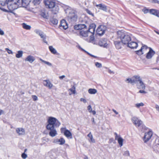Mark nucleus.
Returning a JSON list of instances; mask_svg holds the SVG:
<instances>
[{"mask_svg": "<svg viewBox=\"0 0 159 159\" xmlns=\"http://www.w3.org/2000/svg\"><path fill=\"white\" fill-rule=\"evenodd\" d=\"M122 42L119 41H114V43L116 48L118 49H120L121 48L122 46Z\"/></svg>", "mask_w": 159, "mask_h": 159, "instance_id": "aec40b11", "label": "nucleus"}, {"mask_svg": "<svg viewBox=\"0 0 159 159\" xmlns=\"http://www.w3.org/2000/svg\"><path fill=\"white\" fill-rule=\"evenodd\" d=\"M20 1L18 2L17 1H12V2H10L9 3H7V7L10 11L11 12L17 9L18 7L19 4H20Z\"/></svg>", "mask_w": 159, "mask_h": 159, "instance_id": "423d86ee", "label": "nucleus"}, {"mask_svg": "<svg viewBox=\"0 0 159 159\" xmlns=\"http://www.w3.org/2000/svg\"><path fill=\"white\" fill-rule=\"evenodd\" d=\"M96 6L97 7L99 8L98 9H99L101 10L105 11H107V6L104 4H99L96 5Z\"/></svg>", "mask_w": 159, "mask_h": 159, "instance_id": "a211bd4d", "label": "nucleus"}, {"mask_svg": "<svg viewBox=\"0 0 159 159\" xmlns=\"http://www.w3.org/2000/svg\"><path fill=\"white\" fill-rule=\"evenodd\" d=\"M50 21L51 23L54 25H57L58 23V20L53 17L50 18Z\"/></svg>", "mask_w": 159, "mask_h": 159, "instance_id": "b1692460", "label": "nucleus"}, {"mask_svg": "<svg viewBox=\"0 0 159 159\" xmlns=\"http://www.w3.org/2000/svg\"><path fill=\"white\" fill-rule=\"evenodd\" d=\"M143 11L144 13H147L148 11V10L147 9H143Z\"/></svg>", "mask_w": 159, "mask_h": 159, "instance_id": "e2e57ef3", "label": "nucleus"}, {"mask_svg": "<svg viewBox=\"0 0 159 159\" xmlns=\"http://www.w3.org/2000/svg\"><path fill=\"white\" fill-rule=\"evenodd\" d=\"M139 93H146L147 92L143 90H140L139 91Z\"/></svg>", "mask_w": 159, "mask_h": 159, "instance_id": "13d9d810", "label": "nucleus"}, {"mask_svg": "<svg viewBox=\"0 0 159 159\" xmlns=\"http://www.w3.org/2000/svg\"><path fill=\"white\" fill-rule=\"evenodd\" d=\"M23 54V52L21 50H19L17 52L16 54V57L17 58H20L22 57Z\"/></svg>", "mask_w": 159, "mask_h": 159, "instance_id": "cd10ccee", "label": "nucleus"}, {"mask_svg": "<svg viewBox=\"0 0 159 159\" xmlns=\"http://www.w3.org/2000/svg\"><path fill=\"white\" fill-rule=\"evenodd\" d=\"M41 38L43 39V41L46 44H48V42L46 40V35L43 33L42 34H41L40 36Z\"/></svg>", "mask_w": 159, "mask_h": 159, "instance_id": "bb28decb", "label": "nucleus"}, {"mask_svg": "<svg viewBox=\"0 0 159 159\" xmlns=\"http://www.w3.org/2000/svg\"><path fill=\"white\" fill-rule=\"evenodd\" d=\"M134 80V84H137L140 79H141L140 77L138 75H135L133 77Z\"/></svg>", "mask_w": 159, "mask_h": 159, "instance_id": "a878e982", "label": "nucleus"}, {"mask_svg": "<svg viewBox=\"0 0 159 159\" xmlns=\"http://www.w3.org/2000/svg\"><path fill=\"white\" fill-rule=\"evenodd\" d=\"M4 113V111L1 109H0V115Z\"/></svg>", "mask_w": 159, "mask_h": 159, "instance_id": "69168bd1", "label": "nucleus"}, {"mask_svg": "<svg viewBox=\"0 0 159 159\" xmlns=\"http://www.w3.org/2000/svg\"><path fill=\"white\" fill-rule=\"evenodd\" d=\"M7 2H6V1L5 2H2L1 3V5L2 6H5L6 5H7Z\"/></svg>", "mask_w": 159, "mask_h": 159, "instance_id": "6e6d98bb", "label": "nucleus"}, {"mask_svg": "<svg viewBox=\"0 0 159 159\" xmlns=\"http://www.w3.org/2000/svg\"><path fill=\"white\" fill-rule=\"evenodd\" d=\"M48 124L46 126L47 129L49 131V135L54 137L57 134L55 128L58 127L60 125V122L55 118L49 117L47 121Z\"/></svg>", "mask_w": 159, "mask_h": 159, "instance_id": "f257e3e1", "label": "nucleus"}, {"mask_svg": "<svg viewBox=\"0 0 159 159\" xmlns=\"http://www.w3.org/2000/svg\"><path fill=\"white\" fill-rule=\"evenodd\" d=\"M44 3L46 8L50 9L52 13L54 15L59 12V8L58 4L53 0H44Z\"/></svg>", "mask_w": 159, "mask_h": 159, "instance_id": "f03ea898", "label": "nucleus"}, {"mask_svg": "<svg viewBox=\"0 0 159 159\" xmlns=\"http://www.w3.org/2000/svg\"><path fill=\"white\" fill-rule=\"evenodd\" d=\"M59 26L64 30H66L68 28V25L64 20H62L61 21Z\"/></svg>", "mask_w": 159, "mask_h": 159, "instance_id": "f3484780", "label": "nucleus"}, {"mask_svg": "<svg viewBox=\"0 0 159 159\" xmlns=\"http://www.w3.org/2000/svg\"><path fill=\"white\" fill-rule=\"evenodd\" d=\"M151 2L153 3H157L159 4V1L157 0H151Z\"/></svg>", "mask_w": 159, "mask_h": 159, "instance_id": "864d4df0", "label": "nucleus"}, {"mask_svg": "<svg viewBox=\"0 0 159 159\" xmlns=\"http://www.w3.org/2000/svg\"><path fill=\"white\" fill-rule=\"evenodd\" d=\"M156 16L158 17H159V11H157Z\"/></svg>", "mask_w": 159, "mask_h": 159, "instance_id": "774afa93", "label": "nucleus"}, {"mask_svg": "<svg viewBox=\"0 0 159 159\" xmlns=\"http://www.w3.org/2000/svg\"><path fill=\"white\" fill-rule=\"evenodd\" d=\"M144 47H146L145 46H142L141 47V49L140 50L137 51H136L135 52H136V54L138 55H141L143 54V53L142 52V50L143 49V48Z\"/></svg>", "mask_w": 159, "mask_h": 159, "instance_id": "f704fd0d", "label": "nucleus"}, {"mask_svg": "<svg viewBox=\"0 0 159 159\" xmlns=\"http://www.w3.org/2000/svg\"><path fill=\"white\" fill-rule=\"evenodd\" d=\"M108 72L110 74H114V72L113 71L111 70H108Z\"/></svg>", "mask_w": 159, "mask_h": 159, "instance_id": "338daca9", "label": "nucleus"}, {"mask_svg": "<svg viewBox=\"0 0 159 159\" xmlns=\"http://www.w3.org/2000/svg\"><path fill=\"white\" fill-rule=\"evenodd\" d=\"M5 50L7 51V52L8 54H13V52L10 50H9L8 48H5Z\"/></svg>", "mask_w": 159, "mask_h": 159, "instance_id": "de8ad7c7", "label": "nucleus"}, {"mask_svg": "<svg viewBox=\"0 0 159 159\" xmlns=\"http://www.w3.org/2000/svg\"><path fill=\"white\" fill-rule=\"evenodd\" d=\"M22 25L23 28L25 29L30 30L31 28V27L30 25H27L25 23H23Z\"/></svg>", "mask_w": 159, "mask_h": 159, "instance_id": "c85d7f7f", "label": "nucleus"}, {"mask_svg": "<svg viewBox=\"0 0 159 159\" xmlns=\"http://www.w3.org/2000/svg\"><path fill=\"white\" fill-rule=\"evenodd\" d=\"M40 0H31V1L34 5H36L40 3Z\"/></svg>", "mask_w": 159, "mask_h": 159, "instance_id": "4c0bfd02", "label": "nucleus"}, {"mask_svg": "<svg viewBox=\"0 0 159 159\" xmlns=\"http://www.w3.org/2000/svg\"><path fill=\"white\" fill-rule=\"evenodd\" d=\"M95 65L96 67L98 68H101L102 67V64L98 62H96L95 63Z\"/></svg>", "mask_w": 159, "mask_h": 159, "instance_id": "a18cd8bd", "label": "nucleus"}, {"mask_svg": "<svg viewBox=\"0 0 159 159\" xmlns=\"http://www.w3.org/2000/svg\"><path fill=\"white\" fill-rule=\"evenodd\" d=\"M155 108L157 111H159V106L157 105H156Z\"/></svg>", "mask_w": 159, "mask_h": 159, "instance_id": "052dcab7", "label": "nucleus"}, {"mask_svg": "<svg viewBox=\"0 0 159 159\" xmlns=\"http://www.w3.org/2000/svg\"><path fill=\"white\" fill-rule=\"evenodd\" d=\"M149 51L147 54L146 57L148 59H150L155 54V52L151 48L149 47Z\"/></svg>", "mask_w": 159, "mask_h": 159, "instance_id": "ddd939ff", "label": "nucleus"}, {"mask_svg": "<svg viewBox=\"0 0 159 159\" xmlns=\"http://www.w3.org/2000/svg\"><path fill=\"white\" fill-rule=\"evenodd\" d=\"M32 98L33 100L34 101H36L38 100V97L36 95H32Z\"/></svg>", "mask_w": 159, "mask_h": 159, "instance_id": "49530a36", "label": "nucleus"}, {"mask_svg": "<svg viewBox=\"0 0 159 159\" xmlns=\"http://www.w3.org/2000/svg\"><path fill=\"white\" fill-rule=\"evenodd\" d=\"M144 105V104L143 102H141L139 103L136 104L135 106L137 108H139L140 106H143Z\"/></svg>", "mask_w": 159, "mask_h": 159, "instance_id": "a19ab883", "label": "nucleus"}, {"mask_svg": "<svg viewBox=\"0 0 159 159\" xmlns=\"http://www.w3.org/2000/svg\"><path fill=\"white\" fill-rule=\"evenodd\" d=\"M21 1L22 6L25 7L29 4L31 0H21Z\"/></svg>", "mask_w": 159, "mask_h": 159, "instance_id": "412c9836", "label": "nucleus"}, {"mask_svg": "<svg viewBox=\"0 0 159 159\" xmlns=\"http://www.w3.org/2000/svg\"><path fill=\"white\" fill-rule=\"evenodd\" d=\"M87 136L90 139L89 140L90 142H92L93 143L95 142V140L93 139V135L91 132L89 133Z\"/></svg>", "mask_w": 159, "mask_h": 159, "instance_id": "2f4dec72", "label": "nucleus"}, {"mask_svg": "<svg viewBox=\"0 0 159 159\" xmlns=\"http://www.w3.org/2000/svg\"><path fill=\"white\" fill-rule=\"evenodd\" d=\"M152 136V133L151 131H149L148 132L146 133L143 138V140L144 142L146 143L151 138Z\"/></svg>", "mask_w": 159, "mask_h": 159, "instance_id": "9b49d317", "label": "nucleus"}, {"mask_svg": "<svg viewBox=\"0 0 159 159\" xmlns=\"http://www.w3.org/2000/svg\"><path fill=\"white\" fill-rule=\"evenodd\" d=\"M94 34L89 35L90 36V41H93L94 39V37L93 36Z\"/></svg>", "mask_w": 159, "mask_h": 159, "instance_id": "09e8293b", "label": "nucleus"}, {"mask_svg": "<svg viewBox=\"0 0 159 159\" xmlns=\"http://www.w3.org/2000/svg\"><path fill=\"white\" fill-rule=\"evenodd\" d=\"M96 25L95 24H93L90 25L89 29L86 28L84 31H82L80 32V36L81 37H86L89 35L94 34Z\"/></svg>", "mask_w": 159, "mask_h": 159, "instance_id": "20e7f679", "label": "nucleus"}, {"mask_svg": "<svg viewBox=\"0 0 159 159\" xmlns=\"http://www.w3.org/2000/svg\"><path fill=\"white\" fill-rule=\"evenodd\" d=\"M43 84L44 86L48 87L49 89H51L53 86L49 80H43Z\"/></svg>", "mask_w": 159, "mask_h": 159, "instance_id": "2eb2a0df", "label": "nucleus"}, {"mask_svg": "<svg viewBox=\"0 0 159 159\" xmlns=\"http://www.w3.org/2000/svg\"><path fill=\"white\" fill-rule=\"evenodd\" d=\"M140 84L139 88V89H142L143 90L145 89V85L143 82L142 81L141 79H140L139 82Z\"/></svg>", "mask_w": 159, "mask_h": 159, "instance_id": "5701e85b", "label": "nucleus"}, {"mask_svg": "<svg viewBox=\"0 0 159 159\" xmlns=\"http://www.w3.org/2000/svg\"><path fill=\"white\" fill-rule=\"evenodd\" d=\"M4 31L2 30L1 29H0V34L3 35L4 34Z\"/></svg>", "mask_w": 159, "mask_h": 159, "instance_id": "bf43d9fd", "label": "nucleus"}, {"mask_svg": "<svg viewBox=\"0 0 159 159\" xmlns=\"http://www.w3.org/2000/svg\"><path fill=\"white\" fill-rule=\"evenodd\" d=\"M87 109L88 111L90 113H92L93 115L96 114V111H92V107L90 105H89L87 107Z\"/></svg>", "mask_w": 159, "mask_h": 159, "instance_id": "7c9ffc66", "label": "nucleus"}, {"mask_svg": "<svg viewBox=\"0 0 159 159\" xmlns=\"http://www.w3.org/2000/svg\"><path fill=\"white\" fill-rule=\"evenodd\" d=\"M34 32L37 34L39 35V36L41 34H42L44 33L41 30L38 29H35L34 30Z\"/></svg>", "mask_w": 159, "mask_h": 159, "instance_id": "e433bc0d", "label": "nucleus"}, {"mask_svg": "<svg viewBox=\"0 0 159 159\" xmlns=\"http://www.w3.org/2000/svg\"><path fill=\"white\" fill-rule=\"evenodd\" d=\"M16 133L19 135H22L25 134V130L22 128H17L16 129Z\"/></svg>", "mask_w": 159, "mask_h": 159, "instance_id": "4be33fe9", "label": "nucleus"}, {"mask_svg": "<svg viewBox=\"0 0 159 159\" xmlns=\"http://www.w3.org/2000/svg\"><path fill=\"white\" fill-rule=\"evenodd\" d=\"M118 142L120 147L122 146L123 145V139L121 137H120L117 140Z\"/></svg>", "mask_w": 159, "mask_h": 159, "instance_id": "c9c22d12", "label": "nucleus"}, {"mask_svg": "<svg viewBox=\"0 0 159 159\" xmlns=\"http://www.w3.org/2000/svg\"><path fill=\"white\" fill-rule=\"evenodd\" d=\"M114 134L115 135V140H118V139L120 137H120V135H118L117 133L115 132L114 133Z\"/></svg>", "mask_w": 159, "mask_h": 159, "instance_id": "37998d69", "label": "nucleus"}, {"mask_svg": "<svg viewBox=\"0 0 159 159\" xmlns=\"http://www.w3.org/2000/svg\"><path fill=\"white\" fill-rule=\"evenodd\" d=\"M156 144L159 146V139H158L156 140Z\"/></svg>", "mask_w": 159, "mask_h": 159, "instance_id": "0e129e2a", "label": "nucleus"}, {"mask_svg": "<svg viewBox=\"0 0 159 159\" xmlns=\"http://www.w3.org/2000/svg\"><path fill=\"white\" fill-rule=\"evenodd\" d=\"M39 60L43 62L45 64L47 65H48L49 66H52V64L50 63L49 62H48L47 61H45L43 60L41 58H40Z\"/></svg>", "mask_w": 159, "mask_h": 159, "instance_id": "58836bf2", "label": "nucleus"}, {"mask_svg": "<svg viewBox=\"0 0 159 159\" xmlns=\"http://www.w3.org/2000/svg\"><path fill=\"white\" fill-rule=\"evenodd\" d=\"M53 142L55 143L62 145L65 144V140L63 138H61L60 139H56L54 140Z\"/></svg>", "mask_w": 159, "mask_h": 159, "instance_id": "dca6fc26", "label": "nucleus"}, {"mask_svg": "<svg viewBox=\"0 0 159 159\" xmlns=\"http://www.w3.org/2000/svg\"><path fill=\"white\" fill-rule=\"evenodd\" d=\"M97 92V90L94 89H89L88 90V92L90 94H95Z\"/></svg>", "mask_w": 159, "mask_h": 159, "instance_id": "c756f323", "label": "nucleus"}, {"mask_svg": "<svg viewBox=\"0 0 159 159\" xmlns=\"http://www.w3.org/2000/svg\"><path fill=\"white\" fill-rule=\"evenodd\" d=\"M80 101L81 102H83L84 103H85L87 102L86 100L82 98L80 99Z\"/></svg>", "mask_w": 159, "mask_h": 159, "instance_id": "4d7b16f0", "label": "nucleus"}, {"mask_svg": "<svg viewBox=\"0 0 159 159\" xmlns=\"http://www.w3.org/2000/svg\"><path fill=\"white\" fill-rule=\"evenodd\" d=\"M123 155L125 156H129L130 154L129 151H125L123 154Z\"/></svg>", "mask_w": 159, "mask_h": 159, "instance_id": "79ce46f5", "label": "nucleus"}, {"mask_svg": "<svg viewBox=\"0 0 159 159\" xmlns=\"http://www.w3.org/2000/svg\"><path fill=\"white\" fill-rule=\"evenodd\" d=\"M79 49H80L82 51L85 52V53H87L88 54L89 56H91V57H93L94 58H97V56L93 55L90 54V53H89V52H87L86 51H85V50H84V49H83V48H81L80 47V46H79Z\"/></svg>", "mask_w": 159, "mask_h": 159, "instance_id": "473e14b6", "label": "nucleus"}, {"mask_svg": "<svg viewBox=\"0 0 159 159\" xmlns=\"http://www.w3.org/2000/svg\"><path fill=\"white\" fill-rule=\"evenodd\" d=\"M131 78H127L125 80V81L127 82L128 83H130V80Z\"/></svg>", "mask_w": 159, "mask_h": 159, "instance_id": "680f3d73", "label": "nucleus"}, {"mask_svg": "<svg viewBox=\"0 0 159 159\" xmlns=\"http://www.w3.org/2000/svg\"><path fill=\"white\" fill-rule=\"evenodd\" d=\"M130 83L132 85H134V84L133 77L130 79Z\"/></svg>", "mask_w": 159, "mask_h": 159, "instance_id": "5fc2aeb1", "label": "nucleus"}, {"mask_svg": "<svg viewBox=\"0 0 159 159\" xmlns=\"http://www.w3.org/2000/svg\"><path fill=\"white\" fill-rule=\"evenodd\" d=\"M35 60V57L31 55L28 56L25 60V61H28L30 63H32Z\"/></svg>", "mask_w": 159, "mask_h": 159, "instance_id": "6ab92c4d", "label": "nucleus"}, {"mask_svg": "<svg viewBox=\"0 0 159 159\" xmlns=\"http://www.w3.org/2000/svg\"><path fill=\"white\" fill-rule=\"evenodd\" d=\"M49 48L52 53L54 54H55L57 53V51L52 46H49Z\"/></svg>", "mask_w": 159, "mask_h": 159, "instance_id": "72a5a7b5", "label": "nucleus"}, {"mask_svg": "<svg viewBox=\"0 0 159 159\" xmlns=\"http://www.w3.org/2000/svg\"><path fill=\"white\" fill-rule=\"evenodd\" d=\"M86 12L89 14L91 15L92 16H93V14L89 9H86Z\"/></svg>", "mask_w": 159, "mask_h": 159, "instance_id": "8fccbe9b", "label": "nucleus"}, {"mask_svg": "<svg viewBox=\"0 0 159 159\" xmlns=\"http://www.w3.org/2000/svg\"><path fill=\"white\" fill-rule=\"evenodd\" d=\"M127 46L131 49L136 48L138 47V44L135 41H131L127 44Z\"/></svg>", "mask_w": 159, "mask_h": 159, "instance_id": "4468645a", "label": "nucleus"}, {"mask_svg": "<svg viewBox=\"0 0 159 159\" xmlns=\"http://www.w3.org/2000/svg\"><path fill=\"white\" fill-rule=\"evenodd\" d=\"M71 93H69V94L71 95L72 94H75L76 93L75 87V86H73L70 89H69Z\"/></svg>", "mask_w": 159, "mask_h": 159, "instance_id": "393cba45", "label": "nucleus"}, {"mask_svg": "<svg viewBox=\"0 0 159 159\" xmlns=\"http://www.w3.org/2000/svg\"><path fill=\"white\" fill-rule=\"evenodd\" d=\"M68 20L69 22H74L77 21V16L75 13V11H73L72 12H69L68 16Z\"/></svg>", "mask_w": 159, "mask_h": 159, "instance_id": "0eeeda50", "label": "nucleus"}, {"mask_svg": "<svg viewBox=\"0 0 159 159\" xmlns=\"http://www.w3.org/2000/svg\"><path fill=\"white\" fill-rule=\"evenodd\" d=\"M157 11L156 10L151 9L150 10V12L151 14L156 16Z\"/></svg>", "mask_w": 159, "mask_h": 159, "instance_id": "ea45409f", "label": "nucleus"}, {"mask_svg": "<svg viewBox=\"0 0 159 159\" xmlns=\"http://www.w3.org/2000/svg\"><path fill=\"white\" fill-rule=\"evenodd\" d=\"M107 41L106 39L102 38L100 40L98 44L100 46L103 47L104 48H107L108 44L107 43Z\"/></svg>", "mask_w": 159, "mask_h": 159, "instance_id": "f8f14e48", "label": "nucleus"}, {"mask_svg": "<svg viewBox=\"0 0 159 159\" xmlns=\"http://www.w3.org/2000/svg\"><path fill=\"white\" fill-rule=\"evenodd\" d=\"M118 38L120 39L122 43L127 44L131 40V35L121 31L117 32Z\"/></svg>", "mask_w": 159, "mask_h": 159, "instance_id": "7ed1b4c3", "label": "nucleus"}, {"mask_svg": "<svg viewBox=\"0 0 159 159\" xmlns=\"http://www.w3.org/2000/svg\"><path fill=\"white\" fill-rule=\"evenodd\" d=\"M61 131L62 133H63L67 138H70V139L72 138L71 133L69 130L66 129V128H61Z\"/></svg>", "mask_w": 159, "mask_h": 159, "instance_id": "6e6552de", "label": "nucleus"}, {"mask_svg": "<svg viewBox=\"0 0 159 159\" xmlns=\"http://www.w3.org/2000/svg\"><path fill=\"white\" fill-rule=\"evenodd\" d=\"M131 120L136 127L139 128L141 131L143 132V129L146 128L141 120L136 117H134L132 118Z\"/></svg>", "mask_w": 159, "mask_h": 159, "instance_id": "39448f33", "label": "nucleus"}, {"mask_svg": "<svg viewBox=\"0 0 159 159\" xmlns=\"http://www.w3.org/2000/svg\"><path fill=\"white\" fill-rule=\"evenodd\" d=\"M106 29L105 26L103 25H100L99 26L96 30L97 34L99 35H102L103 34L105 33Z\"/></svg>", "mask_w": 159, "mask_h": 159, "instance_id": "9d476101", "label": "nucleus"}, {"mask_svg": "<svg viewBox=\"0 0 159 159\" xmlns=\"http://www.w3.org/2000/svg\"><path fill=\"white\" fill-rule=\"evenodd\" d=\"M22 158L23 159H25L27 157V155L25 152L22 153L21 155Z\"/></svg>", "mask_w": 159, "mask_h": 159, "instance_id": "c03bdc74", "label": "nucleus"}, {"mask_svg": "<svg viewBox=\"0 0 159 159\" xmlns=\"http://www.w3.org/2000/svg\"><path fill=\"white\" fill-rule=\"evenodd\" d=\"M74 29L76 30H80L79 34L80 35V32L82 31H85L86 29V26L85 24H78L74 26Z\"/></svg>", "mask_w": 159, "mask_h": 159, "instance_id": "1a4fd4ad", "label": "nucleus"}, {"mask_svg": "<svg viewBox=\"0 0 159 159\" xmlns=\"http://www.w3.org/2000/svg\"><path fill=\"white\" fill-rule=\"evenodd\" d=\"M7 3H9L10 2H12V1H17L18 2H20V0H6Z\"/></svg>", "mask_w": 159, "mask_h": 159, "instance_id": "603ef678", "label": "nucleus"}, {"mask_svg": "<svg viewBox=\"0 0 159 159\" xmlns=\"http://www.w3.org/2000/svg\"><path fill=\"white\" fill-rule=\"evenodd\" d=\"M108 142L109 143H111L112 142L113 143H115V142L114 141V139L113 138L110 139H109Z\"/></svg>", "mask_w": 159, "mask_h": 159, "instance_id": "3c124183", "label": "nucleus"}]
</instances>
